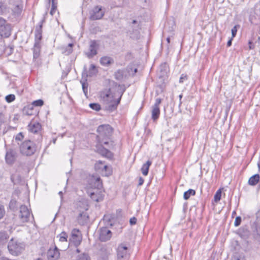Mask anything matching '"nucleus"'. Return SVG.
<instances>
[{
    "mask_svg": "<svg viewBox=\"0 0 260 260\" xmlns=\"http://www.w3.org/2000/svg\"><path fill=\"white\" fill-rule=\"evenodd\" d=\"M122 94L123 91L119 90L113 93L110 89H106L101 92L100 96L102 100L108 105L109 108L113 110L119 104Z\"/></svg>",
    "mask_w": 260,
    "mask_h": 260,
    "instance_id": "obj_1",
    "label": "nucleus"
},
{
    "mask_svg": "<svg viewBox=\"0 0 260 260\" xmlns=\"http://www.w3.org/2000/svg\"><path fill=\"white\" fill-rule=\"evenodd\" d=\"M112 128L109 124L100 125L97 129L98 135L97 138L99 143L108 145L109 142L107 140L110 138L112 133Z\"/></svg>",
    "mask_w": 260,
    "mask_h": 260,
    "instance_id": "obj_2",
    "label": "nucleus"
},
{
    "mask_svg": "<svg viewBox=\"0 0 260 260\" xmlns=\"http://www.w3.org/2000/svg\"><path fill=\"white\" fill-rule=\"evenodd\" d=\"M8 248L11 254L17 255L21 252L24 247L23 244L11 239L8 243Z\"/></svg>",
    "mask_w": 260,
    "mask_h": 260,
    "instance_id": "obj_3",
    "label": "nucleus"
},
{
    "mask_svg": "<svg viewBox=\"0 0 260 260\" xmlns=\"http://www.w3.org/2000/svg\"><path fill=\"white\" fill-rule=\"evenodd\" d=\"M21 152L26 155H31L34 153L36 148L34 143L30 141H26L21 145Z\"/></svg>",
    "mask_w": 260,
    "mask_h": 260,
    "instance_id": "obj_4",
    "label": "nucleus"
},
{
    "mask_svg": "<svg viewBox=\"0 0 260 260\" xmlns=\"http://www.w3.org/2000/svg\"><path fill=\"white\" fill-rule=\"evenodd\" d=\"M81 232L77 229H74L71 232V237L70 238V243H73L77 247L80 245L82 241Z\"/></svg>",
    "mask_w": 260,
    "mask_h": 260,
    "instance_id": "obj_5",
    "label": "nucleus"
},
{
    "mask_svg": "<svg viewBox=\"0 0 260 260\" xmlns=\"http://www.w3.org/2000/svg\"><path fill=\"white\" fill-rule=\"evenodd\" d=\"M161 102V100L160 98H157L155 100V104L151 107V119L154 122L156 121L159 117L160 109L159 106Z\"/></svg>",
    "mask_w": 260,
    "mask_h": 260,
    "instance_id": "obj_6",
    "label": "nucleus"
},
{
    "mask_svg": "<svg viewBox=\"0 0 260 260\" xmlns=\"http://www.w3.org/2000/svg\"><path fill=\"white\" fill-rule=\"evenodd\" d=\"M170 72V68L167 62L161 63L157 71V75L159 78H167L168 77Z\"/></svg>",
    "mask_w": 260,
    "mask_h": 260,
    "instance_id": "obj_7",
    "label": "nucleus"
},
{
    "mask_svg": "<svg viewBox=\"0 0 260 260\" xmlns=\"http://www.w3.org/2000/svg\"><path fill=\"white\" fill-rule=\"evenodd\" d=\"M105 12L102 10L101 6H97L90 12V19L92 20L101 19L104 15Z\"/></svg>",
    "mask_w": 260,
    "mask_h": 260,
    "instance_id": "obj_8",
    "label": "nucleus"
},
{
    "mask_svg": "<svg viewBox=\"0 0 260 260\" xmlns=\"http://www.w3.org/2000/svg\"><path fill=\"white\" fill-rule=\"evenodd\" d=\"M112 235L111 231L108 228L103 227L100 230L99 239L102 242L109 240Z\"/></svg>",
    "mask_w": 260,
    "mask_h": 260,
    "instance_id": "obj_9",
    "label": "nucleus"
},
{
    "mask_svg": "<svg viewBox=\"0 0 260 260\" xmlns=\"http://www.w3.org/2000/svg\"><path fill=\"white\" fill-rule=\"evenodd\" d=\"M19 218L22 222H26L29 220L30 212L25 205H21L20 207Z\"/></svg>",
    "mask_w": 260,
    "mask_h": 260,
    "instance_id": "obj_10",
    "label": "nucleus"
},
{
    "mask_svg": "<svg viewBox=\"0 0 260 260\" xmlns=\"http://www.w3.org/2000/svg\"><path fill=\"white\" fill-rule=\"evenodd\" d=\"M128 251V247L124 244H120L117 249V258L120 259L121 258H126L129 255Z\"/></svg>",
    "mask_w": 260,
    "mask_h": 260,
    "instance_id": "obj_11",
    "label": "nucleus"
},
{
    "mask_svg": "<svg viewBox=\"0 0 260 260\" xmlns=\"http://www.w3.org/2000/svg\"><path fill=\"white\" fill-rule=\"evenodd\" d=\"M99 44L96 41L91 40L90 41L89 50L86 53L89 58H91L97 54V50L99 48Z\"/></svg>",
    "mask_w": 260,
    "mask_h": 260,
    "instance_id": "obj_12",
    "label": "nucleus"
},
{
    "mask_svg": "<svg viewBox=\"0 0 260 260\" xmlns=\"http://www.w3.org/2000/svg\"><path fill=\"white\" fill-rule=\"evenodd\" d=\"M87 188L88 190L95 191L96 189L102 190L103 188L102 180H89Z\"/></svg>",
    "mask_w": 260,
    "mask_h": 260,
    "instance_id": "obj_13",
    "label": "nucleus"
},
{
    "mask_svg": "<svg viewBox=\"0 0 260 260\" xmlns=\"http://www.w3.org/2000/svg\"><path fill=\"white\" fill-rule=\"evenodd\" d=\"M96 169H101V174L103 177H108L112 173L110 166L104 165L101 161H99L95 165Z\"/></svg>",
    "mask_w": 260,
    "mask_h": 260,
    "instance_id": "obj_14",
    "label": "nucleus"
},
{
    "mask_svg": "<svg viewBox=\"0 0 260 260\" xmlns=\"http://www.w3.org/2000/svg\"><path fill=\"white\" fill-rule=\"evenodd\" d=\"M87 192L91 199L94 201L97 202H101L104 199V194L102 190H99L98 189H96L95 191L88 190Z\"/></svg>",
    "mask_w": 260,
    "mask_h": 260,
    "instance_id": "obj_15",
    "label": "nucleus"
},
{
    "mask_svg": "<svg viewBox=\"0 0 260 260\" xmlns=\"http://www.w3.org/2000/svg\"><path fill=\"white\" fill-rule=\"evenodd\" d=\"M103 143H100L97 144L96 148V151L105 157L109 158H111L113 157V154L108 150V149L104 147L102 145Z\"/></svg>",
    "mask_w": 260,
    "mask_h": 260,
    "instance_id": "obj_16",
    "label": "nucleus"
},
{
    "mask_svg": "<svg viewBox=\"0 0 260 260\" xmlns=\"http://www.w3.org/2000/svg\"><path fill=\"white\" fill-rule=\"evenodd\" d=\"M103 143H100L97 144L96 148V151L105 157L109 158H111L113 157V154L108 150V149L104 147L102 145Z\"/></svg>",
    "mask_w": 260,
    "mask_h": 260,
    "instance_id": "obj_17",
    "label": "nucleus"
},
{
    "mask_svg": "<svg viewBox=\"0 0 260 260\" xmlns=\"http://www.w3.org/2000/svg\"><path fill=\"white\" fill-rule=\"evenodd\" d=\"M16 158V153L15 151L9 149L7 151L5 159L7 164H12Z\"/></svg>",
    "mask_w": 260,
    "mask_h": 260,
    "instance_id": "obj_18",
    "label": "nucleus"
},
{
    "mask_svg": "<svg viewBox=\"0 0 260 260\" xmlns=\"http://www.w3.org/2000/svg\"><path fill=\"white\" fill-rule=\"evenodd\" d=\"M77 220L80 225H84L89 221V216L86 211L81 212L77 217Z\"/></svg>",
    "mask_w": 260,
    "mask_h": 260,
    "instance_id": "obj_19",
    "label": "nucleus"
},
{
    "mask_svg": "<svg viewBox=\"0 0 260 260\" xmlns=\"http://www.w3.org/2000/svg\"><path fill=\"white\" fill-rule=\"evenodd\" d=\"M0 33L2 36L5 38L9 37L11 35V28L9 24H5L0 27Z\"/></svg>",
    "mask_w": 260,
    "mask_h": 260,
    "instance_id": "obj_20",
    "label": "nucleus"
},
{
    "mask_svg": "<svg viewBox=\"0 0 260 260\" xmlns=\"http://www.w3.org/2000/svg\"><path fill=\"white\" fill-rule=\"evenodd\" d=\"M41 126L39 123H30L28 126V128L29 132L32 133H37L41 129Z\"/></svg>",
    "mask_w": 260,
    "mask_h": 260,
    "instance_id": "obj_21",
    "label": "nucleus"
},
{
    "mask_svg": "<svg viewBox=\"0 0 260 260\" xmlns=\"http://www.w3.org/2000/svg\"><path fill=\"white\" fill-rule=\"evenodd\" d=\"M113 62V59L109 56H103L100 59L101 64L104 66H108Z\"/></svg>",
    "mask_w": 260,
    "mask_h": 260,
    "instance_id": "obj_22",
    "label": "nucleus"
},
{
    "mask_svg": "<svg viewBox=\"0 0 260 260\" xmlns=\"http://www.w3.org/2000/svg\"><path fill=\"white\" fill-rule=\"evenodd\" d=\"M42 39V25L37 27L35 30V42L41 44Z\"/></svg>",
    "mask_w": 260,
    "mask_h": 260,
    "instance_id": "obj_23",
    "label": "nucleus"
},
{
    "mask_svg": "<svg viewBox=\"0 0 260 260\" xmlns=\"http://www.w3.org/2000/svg\"><path fill=\"white\" fill-rule=\"evenodd\" d=\"M47 255L49 257L57 259L59 256V252L56 248L53 249H50L47 252Z\"/></svg>",
    "mask_w": 260,
    "mask_h": 260,
    "instance_id": "obj_24",
    "label": "nucleus"
},
{
    "mask_svg": "<svg viewBox=\"0 0 260 260\" xmlns=\"http://www.w3.org/2000/svg\"><path fill=\"white\" fill-rule=\"evenodd\" d=\"M40 49L41 44H39L38 43H35L33 48V54L34 58H37L39 56Z\"/></svg>",
    "mask_w": 260,
    "mask_h": 260,
    "instance_id": "obj_25",
    "label": "nucleus"
},
{
    "mask_svg": "<svg viewBox=\"0 0 260 260\" xmlns=\"http://www.w3.org/2000/svg\"><path fill=\"white\" fill-rule=\"evenodd\" d=\"M9 236L6 231L0 232V246L5 244Z\"/></svg>",
    "mask_w": 260,
    "mask_h": 260,
    "instance_id": "obj_26",
    "label": "nucleus"
},
{
    "mask_svg": "<svg viewBox=\"0 0 260 260\" xmlns=\"http://www.w3.org/2000/svg\"><path fill=\"white\" fill-rule=\"evenodd\" d=\"M127 70L129 75L134 76L137 72L138 67L136 64H131L127 67Z\"/></svg>",
    "mask_w": 260,
    "mask_h": 260,
    "instance_id": "obj_27",
    "label": "nucleus"
},
{
    "mask_svg": "<svg viewBox=\"0 0 260 260\" xmlns=\"http://www.w3.org/2000/svg\"><path fill=\"white\" fill-rule=\"evenodd\" d=\"M98 72L97 69L95 66L93 64H91L89 69L88 74H87V76L92 77L95 75Z\"/></svg>",
    "mask_w": 260,
    "mask_h": 260,
    "instance_id": "obj_28",
    "label": "nucleus"
},
{
    "mask_svg": "<svg viewBox=\"0 0 260 260\" xmlns=\"http://www.w3.org/2000/svg\"><path fill=\"white\" fill-rule=\"evenodd\" d=\"M48 4L50 3L51 0H48ZM57 0H51V9L50 12V14L51 15H53L56 12L57 9Z\"/></svg>",
    "mask_w": 260,
    "mask_h": 260,
    "instance_id": "obj_29",
    "label": "nucleus"
},
{
    "mask_svg": "<svg viewBox=\"0 0 260 260\" xmlns=\"http://www.w3.org/2000/svg\"><path fill=\"white\" fill-rule=\"evenodd\" d=\"M224 189V187L220 188L216 192L214 195V199L215 202H219L221 199V192Z\"/></svg>",
    "mask_w": 260,
    "mask_h": 260,
    "instance_id": "obj_30",
    "label": "nucleus"
},
{
    "mask_svg": "<svg viewBox=\"0 0 260 260\" xmlns=\"http://www.w3.org/2000/svg\"><path fill=\"white\" fill-rule=\"evenodd\" d=\"M195 194L196 191L194 190L189 189L184 193L183 198L185 200H188L191 196H194Z\"/></svg>",
    "mask_w": 260,
    "mask_h": 260,
    "instance_id": "obj_31",
    "label": "nucleus"
},
{
    "mask_svg": "<svg viewBox=\"0 0 260 260\" xmlns=\"http://www.w3.org/2000/svg\"><path fill=\"white\" fill-rule=\"evenodd\" d=\"M57 237L59 238V240L60 242H67L68 239V235L65 232H62Z\"/></svg>",
    "mask_w": 260,
    "mask_h": 260,
    "instance_id": "obj_32",
    "label": "nucleus"
},
{
    "mask_svg": "<svg viewBox=\"0 0 260 260\" xmlns=\"http://www.w3.org/2000/svg\"><path fill=\"white\" fill-rule=\"evenodd\" d=\"M17 206V203L15 200L12 199L9 203V208L13 211H15Z\"/></svg>",
    "mask_w": 260,
    "mask_h": 260,
    "instance_id": "obj_33",
    "label": "nucleus"
},
{
    "mask_svg": "<svg viewBox=\"0 0 260 260\" xmlns=\"http://www.w3.org/2000/svg\"><path fill=\"white\" fill-rule=\"evenodd\" d=\"M89 107L92 109L97 111H99L101 109L100 105L97 103H91L89 104Z\"/></svg>",
    "mask_w": 260,
    "mask_h": 260,
    "instance_id": "obj_34",
    "label": "nucleus"
},
{
    "mask_svg": "<svg viewBox=\"0 0 260 260\" xmlns=\"http://www.w3.org/2000/svg\"><path fill=\"white\" fill-rule=\"evenodd\" d=\"M76 260H90V257L88 254L83 253L79 255Z\"/></svg>",
    "mask_w": 260,
    "mask_h": 260,
    "instance_id": "obj_35",
    "label": "nucleus"
},
{
    "mask_svg": "<svg viewBox=\"0 0 260 260\" xmlns=\"http://www.w3.org/2000/svg\"><path fill=\"white\" fill-rule=\"evenodd\" d=\"M5 99L8 103H11L15 100V96L14 94H10L7 95Z\"/></svg>",
    "mask_w": 260,
    "mask_h": 260,
    "instance_id": "obj_36",
    "label": "nucleus"
},
{
    "mask_svg": "<svg viewBox=\"0 0 260 260\" xmlns=\"http://www.w3.org/2000/svg\"><path fill=\"white\" fill-rule=\"evenodd\" d=\"M81 83L82 84L83 91L85 95L87 96L88 93V84L86 82H82L81 81Z\"/></svg>",
    "mask_w": 260,
    "mask_h": 260,
    "instance_id": "obj_37",
    "label": "nucleus"
},
{
    "mask_svg": "<svg viewBox=\"0 0 260 260\" xmlns=\"http://www.w3.org/2000/svg\"><path fill=\"white\" fill-rule=\"evenodd\" d=\"M44 104V102L42 100H38L32 102V105L35 106H42Z\"/></svg>",
    "mask_w": 260,
    "mask_h": 260,
    "instance_id": "obj_38",
    "label": "nucleus"
},
{
    "mask_svg": "<svg viewBox=\"0 0 260 260\" xmlns=\"http://www.w3.org/2000/svg\"><path fill=\"white\" fill-rule=\"evenodd\" d=\"M188 79V76L185 74H182L179 79V83H182Z\"/></svg>",
    "mask_w": 260,
    "mask_h": 260,
    "instance_id": "obj_39",
    "label": "nucleus"
},
{
    "mask_svg": "<svg viewBox=\"0 0 260 260\" xmlns=\"http://www.w3.org/2000/svg\"><path fill=\"white\" fill-rule=\"evenodd\" d=\"M5 214V210L4 206L0 205V219H2Z\"/></svg>",
    "mask_w": 260,
    "mask_h": 260,
    "instance_id": "obj_40",
    "label": "nucleus"
},
{
    "mask_svg": "<svg viewBox=\"0 0 260 260\" xmlns=\"http://www.w3.org/2000/svg\"><path fill=\"white\" fill-rule=\"evenodd\" d=\"M237 27H239V25H235L231 30L232 38H234L237 32Z\"/></svg>",
    "mask_w": 260,
    "mask_h": 260,
    "instance_id": "obj_41",
    "label": "nucleus"
},
{
    "mask_svg": "<svg viewBox=\"0 0 260 260\" xmlns=\"http://www.w3.org/2000/svg\"><path fill=\"white\" fill-rule=\"evenodd\" d=\"M260 180H248V184L250 185H255L259 182Z\"/></svg>",
    "mask_w": 260,
    "mask_h": 260,
    "instance_id": "obj_42",
    "label": "nucleus"
},
{
    "mask_svg": "<svg viewBox=\"0 0 260 260\" xmlns=\"http://www.w3.org/2000/svg\"><path fill=\"white\" fill-rule=\"evenodd\" d=\"M241 222V218L240 216L237 217L235 219V222H234L235 226H239Z\"/></svg>",
    "mask_w": 260,
    "mask_h": 260,
    "instance_id": "obj_43",
    "label": "nucleus"
},
{
    "mask_svg": "<svg viewBox=\"0 0 260 260\" xmlns=\"http://www.w3.org/2000/svg\"><path fill=\"white\" fill-rule=\"evenodd\" d=\"M73 46V44L72 43H70L68 45V49L66 51L67 54H69L72 52V47Z\"/></svg>",
    "mask_w": 260,
    "mask_h": 260,
    "instance_id": "obj_44",
    "label": "nucleus"
},
{
    "mask_svg": "<svg viewBox=\"0 0 260 260\" xmlns=\"http://www.w3.org/2000/svg\"><path fill=\"white\" fill-rule=\"evenodd\" d=\"M256 238L260 241V227L256 228Z\"/></svg>",
    "mask_w": 260,
    "mask_h": 260,
    "instance_id": "obj_45",
    "label": "nucleus"
},
{
    "mask_svg": "<svg viewBox=\"0 0 260 260\" xmlns=\"http://www.w3.org/2000/svg\"><path fill=\"white\" fill-rule=\"evenodd\" d=\"M142 172L144 176H146V164H144L141 168Z\"/></svg>",
    "mask_w": 260,
    "mask_h": 260,
    "instance_id": "obj_46",
    "label": "nucleus"
},
{
    "mask_svg": "<svg viewBox=\"0 0 260 260\" xmlns=\"http://www.w3.org/2000/svg\"><path fill=\"white\" fill-rule=\"evenodd\" d=\"M137 218L135 217L131 218L129 220V223L131 225H134L137 222Z\"/></svg>",
    "mask_w": 260,
    "mask_h": 260,
    "instance_id": "obj_47",
    "label": "nucleus"
},
{
    "mask_svg": "<svg viewBox=\"0 0 260 260\" xmlns=\"http://www.w3.org/2000/svg\"><path fill=\"white\" fill-rule=\"evenodd\" d=\"M249 44V49H253L254 48V45L253 44L252 42L250 41L248 42Z\"/></svg>",
    "mask_w": 260,
    "mask_h": 260,
    "instance_id": "obj_48",
    "label": "nucleus"
},
{
    "mask_svg": "<svg viewBox=\"0 0 260 260\" xmlns=\"http://www.w3.org/2000/svg\"><path fill=\"white\" fill-rule=\"evenodd\" d=\"M6 24V21L4 19H3L2 17H0V27Z\"/></svg>",
    "mask_w": 260,
    "mask_h": 260,
    "instance_id": "obj_49",
    "label": "nucleus"
},
{
    "mask_svg": "<svg viewBox=\"0 0 260 260\" xmlns=\"http://www.w3.org/2000/svg\"><path fill=\"white\" fill-rule=\"evenodd\" d=\"M256 220L258 222L260 223V208L256 214Z\"/></svg>",
    "mask_w": 260,
    "mask_h": 260,
    "instance_id": "obj_50",
    "label": "nucleus"
},
{
    "mask_svg": "<svg viewBox=\"0 0 260 260\" xmlns=\"http://www.w3.org/2000/svg\"><path fill=\"white\" fill-rule=\"evenodd\" d=\"M260 176L258 174H255L251 176L249 179H259Z\"/></svg>",
    "mask_w": 260,
    "mask_h": 260,
    "instance_id": "obj_51",
    "label": "nucleus"
},
{
    "mask_svg": "<svg viewBox=\"0 0 260 260\" xmlns=\"http://www.w3.org/2000/svg\"><path fill=\"white\" fill-rule=\"evenodd\" d=\"M232 260H245L244 258H241L237 256H234L233 257Z\"/></svg>",
    "mask_w": 260,
    "mask_h": 260,
    "instance_id": "obj_52",
    "label": "nucleus"
},
{
    "mask_svg": "<svg viewBox=\"0 0 260 260\" xmlns=\"http://www.w3.org/2000/svg\"><path fill=\"white\" fill-rule=\"evenodd\" d=\"M21 137H22V135L21 133H19V135H18L17 136V137H16V140H20Z\"/></svg>",
    "mask_w": 260,
    "mask_h": 260,
    "instance_id": "obj_53",
    "label": "nucleus"
},
{
    "mask_svg": "<svg viewBox=\"0 0 260 260\" xmlns=\"http://www.w3.org/2000/svg\"><path fill=\"white\" fill-rule=\"evenodd\" d=\"M182 96H183V95H182V94H180V95H179V101H180V102H179V106H180V105H181V103H182V102H181V99H182Z\"/></svg>",
    "mask_w": 260,
    "mask_h": 260,
    "instance_id": "obj_54",
    "label": "nucleus"
},
{
    "mask_svg": "<svg viewBox=\"0 0 260 260\" xmlns=\"http://www.w3.org/2000/svg\"><path fill=\"white\" fill-rule=\"evenodd\" d=\"M232 38L231 40H230L229 41H228V43H227V45L228 46H230L232 44Z\"/></svg>",
    "mask_w": 260,
    "mask_h": 260,
    "instance_id": "obj_55",
    "label": "nucleus"
},
{
    "mask_svg": "<svg viewBox=\"0 0 260 260\" xmlns=\"http://www.w3.org/2000/svg\"><path fill=\"white\" fill-rule=\"evenodd\" d=\"M144 180H139V185H141L144 183Z\"/></svg>",
    "mask_w": 260,
    "mask_h": 260,
    "instance_id": "obj_56",
    "label": "nucleus"
},
{
    "mask_svg": "<svg viewBox=\"0 0 260 260\" xmlns=\"http://www.w3.org/2000/svg\"><path fill=\"white\" fill-rule=\"evenodd\" d=\"M151 162L150 161H147V173L148 172L149 167L151 165Z\"/></svg>",
    "mask_w": 260,
    "mask_h": 260,
    "instance_id": "obj_57",
    "label": "nucleus"
},
{
    "mask_svg": "<svg viewBox=\"0 0 260 260\" xmlns=\"http://www.w3.org/2000/svg\"><path fill=\"white\" fill-rule=\"evenodd\" d=\"M257 166H258L259 171L260 172V160L257 162Z\"/></svg>",
    "mask_w": 260,
    "mask_h": 260,
    "instance_id": "obj_58",
    "label": "nucleus"
},
{
    "mask_svg": "<svg viewBox=\"0 0 260 260\" xmlns=\"http://www.w3.org/2000/svg\"><path fill=\"white\" fill-rule=\"evenodd\" d=\"M0 260H9V259L6 257H2L0 258Z\"/></svg>",
    "mask_w": 260,
    "mask_h": 260,
    "instance_id": "obj_59",
    "label": "nucleus"
},
{
    "mask_svg": "<svg viewBox=\"0 0 260 260\" xmlns=\"http://www.w3.org/2000/svg\"><path fill=\"white\" fill-rule=\"evenodd\" d=\"M59 194L61 198L62 199V192L61 191L59 192Z\"/></svg>",
    "mask_w": 260,
    "mask_h": 260,
    "instance_id": "obj_60",
    "label": "nucleus"
},
{
    "mask_svg": "<svg viewBox=\"0 0 260 260\" xmlns=\"http://www.w3.org/2000/svg\"><path fill=\"white\" fill-rule=\"evenodd\" d=\"M167 42H168V44H169V43H170V38L169 37H168V38H167Z\"/></svg>",
    "mask_w": 260,
    "mask_h": 260,
    "instance_id": "obj_61",
    "label": "nucleus"
},
{
    "mask_svg": "<svg viewBox=\"0 0 260 260\" xmlns=\"http://www.w3.org/2000/svg\"><path fill=\"white\" fill-rule=\"evenodd\" d=\"M75 248H76V251L77 252V253H79L80 252L79 249L78 248H77V247H75Z\"/></svg>",
    "mask_w": 260,
    "mask_h": 260,
    "instance_id": "obj_62",
    "label": "nucleus"
},
{
    "mask_svg": "<svg viewBox=\"0 0 260 260\" xmlns=\"http://www.w3.org/2000/svg\"><path fill=\"white\" fill-rule=\"evenodd\" d=\"M16 8L19 10V12H20V11H21V8L19 6H17Z\"/></svg>",
    "mask_w": 260,
    "mask_h": 260,
    "instance_id": "obj_63",
    "label": "nucleus"
},
{
    "mask_svg": "<svg viewBox=\"0 0 260 260\" xmlns=\"http://www.w3.org/2000/svg\"><path fill=\"white\" fill-rule=\"evenodd\" d=\"M56 139H54L53 140H52V142L53 144H55L56 143Z\"/></svg>",
    "mask_w": 260,
    "mask_h": 260,
    "instance_id": "obj_64",
    "label": "nucleus"
}]
</instances>
